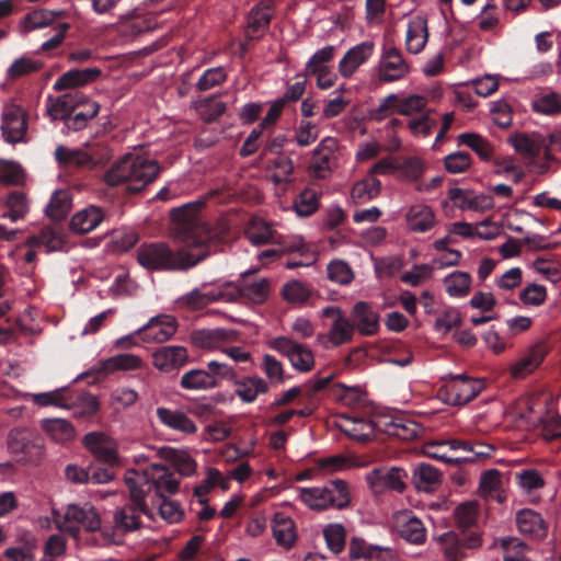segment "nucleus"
<instances>
[{
  "label": "nucleus",
  "mask_w": 561,
  "mask_h": 561,
  "mask_svg": "<svg viewBox=\"0 0 561 561\" xmlns=\"http://www.w3.org/2000/svg\"><path fill=\"white\" fill-rule=\"evenodd\" d=\"M173 237L182 243L173 252L164 243H150L137 250L138 263L147 270H187L216 251L220 236L201 221L195 205H184L171 211Z\"/></svg>",
  "instance_id": "nucleus-1"
},
{
  "label": "nucleus",
  "mask_w": 561,
  "mask_h": 561,
  "mask_svg": "<svg viewBox=\"0 0 561 561\" xmlns=\"http://www.w3.org/2000/svg\"><path fill=\"white\" fill-rule=\"evenodd\" d=\"M124 481L128 488L130 500L145 511V497L154 491L158 496L178 492L180 481L163 465L151 463L144 470L129 469L125 472Z\"/></svg>",
  "instance_id": "nucleus-2"
},
{
  "label": "nucleus",
  "mask_w": 561,
  "mask_h": 561,
  "mask_svg": "<svg viewBox=\"0 0 561 561\" xmlns=\"http://www.w3.org/2000/svg\"><path fill=\"white\" fill-rule=\"evenodd\" d=\"M298 497L310 510L324 511L328 508H344L351 497L346 483L334 480L323 486L299 488Z\"/></svg>",
  "instance_id": "nucleus-3"
},
{
  "label": "nucleus",
  "mask_w": 561,
  "mask_h": 561,
  "mask_svg": "<svg viewBox=\"0 0 561 561\" xmlns=\"http://www.w3.org/2000/svg\"><path fill=\"white\" fill-rule=\"evenodd\" d=\"M56 524L60 530L69 533L78 542L81 541V528L88 533H102L104 529L98 510L89 503L68 504L64 515L56 519Z\"/></svg>",
  "instance_id": "nucleus-4"
},
{
  "label": "nucleus",
  "mask_w": 561,
  "mask_h": 561,
  "mask_svg": "<svg viewBox=\"0 0 561 561\" xmlns=\"http://www.w3.org/2000/svg\"><path fill=\"white\" fill-rule=\"evenodd\" d=\"M133 504L125 505L115 510L113 515V529L104 528L102 530V542L100 545H119L123 535L140 528V515L145 514L151 517V514L145 505V511L131 500Z\"/></svg>",
  "instance_id": "nucleus-5"
},
{
  "label": "nucleus",
  "mask_w": 561,
  "mask_h": 561,
  "mask_svg": "<svg viewBox=\"0 0 561 561\" xmlns=\"http://www.w3.org/2000/svg\"><path fill=\"white\" fill-rule=\"evenodd\" d=\"M128 190L138 192L153 182L161 168L159 163L142 151H131L126 153Z\"/></svg>",
  "instance_id": "nucleus-6"
},
{
  "label": "nucleus",
  "mask_w": 561,
  "mask_h": 561,
  "mask_svg": "<svg viewBox=\"0 0 561 561\" xmlns=\"http://www.w3.org/2000/svg\"><path fill=\"white\" fill-rule=\"evenodd\" d=\"M268 347L287 357L295 370L307 373L314 366L312 351L288 336H276L267 342Z\"/></svg>",
  "instance_id": "nucleus-7"
},
{
  "label": "nucleus",
  "mask_w": 561,
  "mask_h": 561,
  "mask_svg": "<svg viewBox=\"0 0 561 561\" xmlns=\"http://www.w3.org/2000/svg\"><path fill=\"white\" fill-rule=\"evenodd\" d=\"M483 389L479 380L463 376H454L439 389V398L450 405H463Z\"/></svg>",
  "instance_id": "nucleus-8"
},
{
  "label": "nucleus",
  "mask_w": 561,
  "mask_h": 561,
  "mask_svg": "<svg viewBox=\"0 0 561 561\" xmlns=\"http://www.w3.org/2000/svg\"><path fill=\"white\" fill-rule=\"evenodd\" d=\"M82 445L99 461L110 466L119 465L118 443L110 434L102 431H93L85 434Z\"/></svg>",
  "instance_id": "nucleus-9"
},
{
  "label": "nucleus",
  "mask_w": 561,
  "mask_h": 561,
  "mask_svg": "<svg viewBox=\"0 0 561 561\" xmlns=\"http://www.w3.org/2000/svg\"><path fill=\"white\" fill-rule=\"evenodd\" d=\"M339 142L335 138L327 137L313 150L309 164V173L316 179H328L337 167Z\"/></svg>",
  "instance_id": "nucleus-10"
},
{
  "label": "nucleus",
  "mask_w": 561,
  "mask_h": 561,
  "mask_svg": "<svg viewBox=\"0 0 561 561\" xmlns=\"http://www.w3.org/2000/svg\"><path fill=\"white\" fill-rule=\"evenodd\" d=\"M236 340L232 331L216 329L202 333V346L209 350H217L227 355L234 363H247L251 360L250 352L240 346H226V343Z\"/></svg>",
  "instance_id": "nucleus-11"
},
{
  "label": "nucleus",
  "mask_w": 561,
  "mask_h": 561,
  "mask_svg": "<svg viewBox=\"0 0 561 561\" xmlns=\"http://www.w3.org/2000/svg\"><path fill=\"white\" fill-rule=\"evenodd\" d=\"M0 129L8 142L23 141L27 133L25 111L14 102H7L1 114Z\"/></svg>",
  "instance_id": "nucleus-12"
},
{
  "label": "nucleus",
  "mask_w": 561,
  "mask_h": 561,
  "mask_svg": "<svg viewBox=\"0 0 561 561\" xmlns=\"http://www.w3.org/2000/svg\"><path fill=\"white\" fill-rule=\"evenodd\" d=\"M407 477V472L398 467L378 468L367 473L366 481L374 493H382L386 490L403 492Z\"/></svg>",
  "instance_id": "nucleus-13"
},
{
  "label": "nucleus",
  "mask_w": 561,
  "mask_h": 561,
  "mask_svg": "<svg viewBox=\"0 0 561 561\" xmlns=\"http://www.w3.org/2000/svg\"><path fill=\"white\" fill-rule=\"evenodd\" d=\"M178 330L176 319L171 314H159L148 320L137 329L141 341L146 343H163L170 340Z\"/></svg>",
  "instance_id": "nucleus-14"
},
{
  "label": "nucleus",
  "mask_w": 561,
  "mask_h": 561,
  "mask_svg": "<svg viewBox=\"0 0 561 561\" xmlns=\"http://www.w3.org/2000/svg\"><path fill=\"white\" fill-rule=\"evenodd\" d=\"M547 353V346L542 342L530 345L511 364V376L515 379L529 376L541 365Z\"/></svg>",
  "instance_id": "nucleus-15"
},
{
  "label": "nucleus",
  "mask_w": 561,
  "mask_h": 561,
  "mask_svg": "<svg viewBox=\"0 0 561 561\" xmlns=\"http://www.w3.org/2000/svg\"><path fill=\"white\" fill-rule=\"evenodd\" d=\"M7 445L18 460H27L41 449L36 434L28 428H12L8 434Z\"/></svg>",
  "instance_id": "nucleus-16"
},
{
  "label": "nucleus",
  "mask_w": 561,
  "mask_h": 561,
  "mask_svg": "<svg viewBox=\"0 0 561 561\" xmlns=\"http://www.w3.org/2000/svg\"><path fill=\"white\" fill-rule=\"evenodd\" d=\"M116 27L122 36L135 37L145 32L154 30L157 22L152 14H147L138 9H134L119 15Z\"/></svg>",
  "instance_id": "nucleus-17"
},
{
  "label": "nucleus",
  "mask_w": 561,
  "mask_h": 561,
  "mask_svg": "<svg viewBox=\"0 0 561 561\" xmlns=\"http://www.w3.org/2000/svg\"><path fill=\"white\" fill-rule=\"evenodd\" d=\"M410 72V66L396 48L383 51L378 65V77L383 82L403 79Z\"/></svg>",
  "instance_id": "nucleus-18"
},
{
  "label": "nucleus",
  "mask_w": 561,
  "mask_h": 561,
  "mask_svg": "<svg viewBox=\"0 0 561 561\" xmlns=\"http://www.w3.org/2000/svg\"><path fill=\"white\" fill-rule=\"evenodd\" d=\"M394 527L407 541L421 545L426 540V528L422 520L409 511L397 512L393 515Z\"/></svg>",
  "instance_id": "nucleus-19"
},
{
  "label": "nucleus",
  "mask_w": 561,
  "mask_h": 561,
  "mask_svg": "<svg viewBox=\"0 0 561 561\" xmlns=\"http://www.w3.org/2000/svg\"><path fill=\"white\" fill-rule=\"evenodd\" d=\"M187 358V351L183 346H161L152 353V365L160 371L171 373L180 369Z\"/></svg>",
  "instance_id": "nucleus-20"
},
{
  "label": "nucleus",
  "mask_w": 561,
  "mask_h": 561,
  "mask_svg": "<svg viewBox=\"0 0 561 561\" xmlns=\"http://www.w3.org/2000/svg\"><path fill=\"white\" fill-rule=\"evenodd\" d=\"M373 53L374 44L371 42H363L350 48L339 62L341 76L351 78L373 56Z\"/></svg>",
  "instance_id": "nucleus-21"
},
{
  "label": "nucleus",
  "mask_w": 561,
  "mask_h": 561,
  "mask_svg": "<svg viewBox=\"0 0 561 561\" xmlns=\"http://www.w3.org/2000/svg\"><path fill=\"white\" fill-rule=\"evenodd\" d=\"M348 554L351 561H393V554L390 549L368 545L359 538L351 540Z\"/></svg>",
  "instance_id": "nucleus-22"
},
{
  "label": "nucleus",
  "mask_w": 561,
  "mask_h": 561,
  "mask_svg": "<svg viewBox=\"0 0 561 561\" xmlns=\"http://www.w3.org/2000/svg\"><path fill=\"white\" fill-rule=\"evenodd\" d=\"M405 222L408 228L413 232L423 233L435 226L436 216L428 205L419 203L408 208Z\"/></svg>",
  "instance_id": "nucleus-23"
},
{
  "label": "nucleus",
  "mask_w": 561,
  "mask_h": 561,
  "mask_svg": "<svg viewBox=\"0 0 561 561\" xmlns=\"http://www.w3.org/2000/svg\"><path fill=\"white\" fill-rule=\"evenodd\" d=\"M101 73V69L96 67L68 70L56 80L54 90L62 91L87 85L94 82Z\"/></svg>",
  "instance_id": "nucleus-24"
},
{
  "label": "nucleus",
  "mask_w": 561,
  "mask_h": 561,
  "mask_svg": "<svg viewBox=\"0 0 561 561\" xmlns=\"http://www.w3.org/2000/svg\"><path fill=\"white\" fill-rule=\"evenodd\" d=\"M144 366L145 363L140 356L124 353L100 360L98 371L110 375L116 371L138 370L144 368Z\"/></svg>",
  "instance_id": "nucleus-25"
},
{
  "label": "nucleus",
  "mask_w": 561,
  "mask_h": 561,
  "mask_svg": "<svg viewBox=\"0 0 561 561\" xmlns=\"http://www.w3.org/2000/svg\"><path fill=\"white\" fill-rule=\"evenodd\" d=\"M508 141L517 152L526 157H537L541 152L548 157V146L540 134L519 133L513 135Z\"/></svg>",
  "instance_id": "nucleus-26"
},
{
  "label": "nucleus",
  "mask_w": 561,
  "mask_h": 561,
  "mask_svg": "<svg viewBox=\"0 0 561 561\" xmlns=\"http://www.w3.org/2000/svg\"><path fill=\"white\" fill-rule=\"evenodd\" d=\"M354 325L363 335H374L379 330L378 313L365 301H357L352 311Z\"/></svg>",
  "instance_id": "nucleus-27"
},
{
  "label": "nucleus",
  "mask_w": 561,
  "mask_h": 561,
  "mask_svg": "<svg viewBox=\"0 0 561 561\" xmlns=\"http://www.w3.org/2000/svg\"><path fill=\"white\" fill-rule=\"evenodd\" d=\"M531 110L543 116H557L561 114V92L550 88L538 91L531 100Z\"/></svg>",
  "instance_id": "nucleus-28"
},
{
  "label": "nucleus",
  "mask_w": 561,
  "mask_h": 561,
  "mask_svg": "<svg viewBox=\"0 0 561 561\" xmlns=\"http://www.w3.org/2000/svg\"><path fill=\"white\" fill-rule=\"evenodd\" d=\"M81 101L82 95L79 92L66 93L56 99L49 98L46 111L53 121L60 119L66 122Z\"/></svg>",
  "instance_id": "nucleus-29"
},
{
  "label": "nucleus",
  "mask_w": 561,
  "mask_h": 561,
  "mask_svg": "<svg viewBox=\"0 0 561 561\" xmlns=\"http://www.w3.org/2000/svg\"><path fill=\"white\" fill-rule=\"evenodd\" d=\"M428 39L427 21L421 15L413 16L409 23L405 35L407 49L411 54L421 53Z\"/></svg>",
  "instance_id": "nucleus-30"
},
{
  "label": "nucleus",
  "mask_w": 561,
  "mask_h": 561,
  "mask_svg": "<svg viewBox=\"0 0 561 561\" xmlns=\"http://www.w3.org/2000/svg\"><path fill=\"white\" fill-rule=\"evenodd\" d=\"M518 530L529 538L542 539L547 535V526L542 517L533 510H522L516 515Z\"/></svg>",
  "instance_id": "nucleus-31"
},
{
  "label": "nucleus",
  "mask_w": 561,
  "mask_h": 561,
  "mask_svg": "<svg viewBox=\"0 0 561 561\" xmlns=\"http://www.w3.org/2000/svg\"><path fill=\"white\" fill-rule=\"evenodd\" d=\"M104 219V211L101 207L90 205L77 211L71 220L70 228L77 233H88L94 230Z\"/></svg>",
  "instance_id": "nucleus-32"
},
{
  "label": "nucleus",
  "mask_w": 561,
  "mask_h": 561,
  "mask_svg": "<svg viewBox=\"0 0 561 561\" xmlns=\"http://www.w3.org/2000/svg\"><path fill=\"white\" fill-rule=\"evenodd\" d=\"M160 456L183 477H191L196 472V461L184 449L164 447L160 449Z\"/></svg>",
  "instance_id": "nucleus-33"
},
{
  "label": "nucleus",
  "mask_w": 561,
  "mask_h": 561,
  "mask_svg": "<svg viewBox=\"0 0 561 561\" xmlns=\"http://www.w3.org/2000/svg\"><path fill=\"white\" fill-rule=\"evenodd\" d=\"M64 14L62 11L38 9L27 13L19 23V31L22 34L47 27Z\"/></svg>",
  "instance_id": "nucleus-34"
},
{
  "label": "nucleus",
  "mask_w": 561,
  "mask_h": 561,
  "mask_svg": "<svg viewBox=\"0 0 561 561\" xmlns=\"http://www.w3.org/2000/svg\"><path fill=\"white\" fill-rule=\"evenodd\" d=\"M380 192L381 182L368 173L367 176L354 182L350 195L355 204H364L379 196Z\"/></svg>",
  "instance_id": "nucleus-35"
},
{
  "label": "nucleus",
  "mask_w": 561,
  "mask_h": 561,
  "mask_svg": "<svg viewBox=\"0 0 561 561\" xmlns=\"http://www.w3.org/2000/svg\"><path fill=\"white\" fill-rule=\"evenodd\" d=\"M157 416L163 425L172 430L180 431L185 434H192L196 432V425L194 422L181 411H175L168 408H158Z\"/></svg>",
  "instance_id": "nucleus-36"
},
{
  "label": "nucleus",
  "mask_w": 561,
  "mask_h": 561,
  "mask_svg": "<svg viewBox=\"0 0 561 561\" xmlns=\"http://www.w3.org/2000/svg\"><path fill=\"white\" fill-rule=\"evenodd\" d=\"M28 247H43L47 252L60 251L65 241L61 231L53 226L44 227L38 236L30 237L26 242Z\"/></svg>",
  "instance_id": "nucleus-37"
},
{
  "label": "nucleus",
  "mask_w": 561,
  "mask_h": 561,
  "mask_svg": "<svg viewBox=\"0 0 561 561\" xmlns=\"http://www.w3.org/2000/svg\"><path fill=\"white\" fill-rule=\"evenodd\" d=\"M272 12L266 5L253 8L248 16L245 34L250 39L260 38L267 30Z\"/></svg>",
  "instance_id": "nucleus-38"
},
{
  "label": "nucleus",
  "mask_w": 561,
  "mask_h": 561,
  "mask_svg": "<svg viewBox=\"0 0 561 561\" xmlns=\"http://www.w3.org/2000/svg\"><path fill=\"white\" fill-rule=\"evenodd\" d=\"M236 394L247 403L253 402L259 394L268 391L267 382L259 376H249L242 380H236Z\"/></svg>",
  "instance_id": "nucleus-39"
},
{
  "label": "nucleus",
  "mask_w": 561,
  "mask_h": 561,
  "mask_svg": "<svg viewBox=\"0 0 561 561\" xmlns=\"http://www.w3.org/2000/svg\"><path fill=\"white\" fill-rule=\"evenodd\" d=\"M41 426L57 443L70 442L76 436L75 427L65 419H45L41 422Z\"/></svg>",
  "instance_id": "nucleus-40"
},
{
  "label": "nucleus",
  "mask_w": 561,
  "mask_h": 561,
  "mask_svg": "<svg viewBox=\"0 0 561 561\" xmlns=\"http://www.w3.org/2000/svg\"><path fill=\"white\" fill-rule=\"evenodd\" d=\"M440 481V472L431 465L420 463L413 471V482L420 491L432 492L439 485Z\"/></svg>",
  "instance_id": "nucleus-41"
},
{
  "label": "nucleus",
  "mask_w": 561,
  "mask_h": 561,
  "mask_svg": "<svg viewBox=\"0 0 561 561\" xmlns=\"http://www.w3.org/2000/svg\"><path fill=\"white\" fill-rule=\"evenodd\" d=\"M341 428L348 437L360 443L369 440L375 433L373 422L357 417H345Z\"/></svg>",
  "instance_id": "nucleus-42"
},
{
  "label": "nucleus",
  "mask_w": 561,
  "mask_h": 561,
  "mask_svg": "<svg viewBox=\"0 0 561 561\" xmlns=\"http://www.w3.org/2000/svg\"><path fill=\"white\" fill-rule=\"evenodd\" d=\"M273 535L278 545L291 547L296 539L293 519L283 513H276L273 520Z\"/></svg>",
  "instance_id": "nucleus-43"
},
{
  "label": "nucleus",
  "mask_w": 561,
  "mask_h": 561,
  "mask_svg": "<svg viewBox=\"0 0 561 561\" xmlns=\"http://www.w3.org/2000/svg\"><path fill=\"white\" fill-rule=\"evenodd\" d=\"M232 289L238 290L237 300L240 297H244L254 304H262L266 300L270 293V283L266 278H261L257 282L251 284H234L232 283Z\"/></svg>",
  "instance_id": "nucleus-44"
},
{
  "label": "nucleus",
  "mask_w": 561,
  "mask_h": 561,
  "mask_svg": "<svg viewBox=\"0 0 561 561\" xmlns=\"http://www.w3.org/2000/svg\"><path fill=\"white\" fill-rule=\"evenodd\" d=\"M547 400L539 396L522 398L516 405V414L535 425L541 421L540 411L546 405Z\"/></svg>",
  "instance_id": "nucleus-45"
},
{
  "label": "nucleus",
  "mask_w": 561,
  "mask_h": 561,
  "mask_svg": "<svg viewBox=\"0 0 561 561\" xmlns=\"http://www.w3.org/2000/svg\"><path fill=\"white\" fill-rule=\"evenodd\" d=\"M180 385L186 390H209L216 388V382L207 369H191L181 377Z\"/></svg>",
  "instance_id": "nucleus-46"
},
{
  "label": "nucleus",
  "mask_w": 561,
  "mask_h": 561,
  "mask_svg": "<svg viewBox=\"0 0 561 561\" xmlns=\"http://www.w3.org/2000/svg\"><path fill=\"white\" fill-rule=\"evenodd\" d=\"M55 158L60 164L81 168H90L91 160H93V157L87 154L84 146L79 149H70L59 146L55 150ZM96 158L94 157V160Z\"/></svg>",
  "instance_id": "nucleus-47"
},
{
  "label": "nucleus",
  "mask_w": 561,
  "mask_h": 561,
  "mask_svg": "<svg viewBox=\"0 0 561 561\" xmlns=\"http://www.w3.org/2000/svg\"><path fill=\"white\" fill-rule=\"evenodd\" d=\"M471 276L461 271H455L444 278L446 293L454 298L467 296L471 288Z\"/></svg>",
  "instance_id": "nucleus-48"
},
{
  "label": "nucleus",
  "mask_w": 561,
  "mask_h": 561,
  "mask_svg": "<svg viewBox=\"0 0 561 561\" xmlns=\"http://www.w3.org/2000/svg\"><path fill=\"white\" fill-rule=\"evenodd\" d=\"M8 213L3 217L12 221L23 219L30 211V201L21 191H13L5 198Z\"/></svg>",
  "instance_id": "nucleus-49"
},
{
  "label": "nucleus",
  "mask_w": 561,
  "mask_h": 561,
  "mask_svg": "<svg viewBox=\"0 0 561 561\" xmlns=\"http://www.w3.org/2000/svg\"><path fill=\"white\" fill-rule=\"evenodd\" d=\"M311 295V288L297 279L288 280L282 288L283 298L291 305L301 306L309 300Z\"/></svg>",
  "instance_id": "nucleus-50"
},
{
  "label": "nucleus",
  "mask_w": 561,
  "mask_h": 561,
  "mask_svg": "<svg viewBox=\"0 0 561 561\" xmlns=\"http://www.w3.org/2000/svg\"><path fill=\"white\" fill-rule=\"evenodd\" d=\"M424 169V162L420 158H398L396 176L401 181L414 182L423 175Z\"/></svg>",
  "instance_id": "nucleus-51"
},
{
  "label": "nucleus",
  "mask_w": 561,
  "mask_h": 561,
  "mask_svg": "<svg viewBox=\"0 0 561 561\" xmlns=\"http://www.w3.org/2000/svg\"><path fill=\"white\" fill-rule=\"evenodd\" d=\"M202 298L206 305L215 301L233 302L237 300L238 290L232 289V283L226 282L217 287L202 286Z\"/></svg>",
  "instance_id": "nucleus-52"
},
{
  "label": "nucleus",
  "mask_w": 561,
  "mask_h": 561,
  "mask_svg": "<svg viewBox=\"0 0 561 561\" xmlns=\"http://www.w3.org/2000/svg\"><path fill=\"white\" fill-rule=\"evenodd\" d=\"M354 324L344 316L335 317L329 331V341L337 346L351 341Z\"/></svg>",
  "instance_id": "nucleus-53"
},
{
  "label": "nucleus",
  "mask_w": 561,
  "mask_h": 561,
  "mask_svg": "<svg viewBox=\"0 0 561 561\" xmlns=\"http://www.w3.org/2000/svg\"><path fill=\"white\" fill-rule=\"evenodd\" d=\"M458 141L471 148L482 160L492 158L494 149L482 136L473 133H463L458 136Z\"/></svg>",
  "instance_id": "nucleus-54"
},
{
  "label": "nucleus",
  "mask_w": 561,
  "mask_h": 561,
  "mask_svg": "<svg viewBox=\"0 0 561 561\" xmlns=\"http://www.w3.org/2000/svg\"><path fill=\"white\" fill-rule=\"evenodd\" d=\"M434 110H426L420 117L409 121L408 128L411 134L417 138L428 137L437 126V119L434 117Z\"/></svg>",
  "instance_id": "nucleus-55"
},
{
  "label": "nucleus",
  "mask_w": 561,
  "mask_h": 561,
  "mask_svg": "<svg viewBox=\"0 0 561 561\" xmlns=\"http://www.w3.org/2000/svg\"><path fill=\"white\" fill-rule=\"evenodd\" d=\"M126 153L115 160L103 174V182L112 187L126 184L128 186Z\"/></svg>",
  "instance_id": "nucleus-56"
},
{
  "label": "nucleus",
  "mask_w": 561,
  "mask_h": 561,
  "mask_svg": "<svg viewBox=\"0 0 561 561\" xmlns=\"http://www.w3.org/2000/svg\"><path fill=\"white\" fill-rule=\"evenodd\" d=\"M335 54V47L332 45L318 49L308 60L306 65V73L314 75L317 72L330 69V62Z\"/></svg>",
  "instance_id": "nucleus-57"
},
{
  "label": "nucleus",
  "mask_w": 561,
  "mask_h": 561,
  "mask_svg": "<svg viewBox=\"0 0 561 561\" xmlns=\"http://www.w3.org/2000/svg\"><path fill=\"white\" fill-rule=\"evenodd\" d=\"M247 237L253 244H264L274 241V230L268 222L253 219L247 229Z\"/></svg>",
  "instance_id": "nucleus-58"
},
{
  "label": "nucleus",
  "mask_w": 561,
  "mask_h": 561,
  "mask_svg": "<svg viewBox=\"0 0 561 561\" xmlns=\"http://www.w3.org/2000/svg\"><path fill=\"white\" fill-rule=\"evenodd\" d=\"M70 205L69 193L62 190L56 191L51 195L49 204L46 206V214L55 220H60L68 214Z\"/></svg>",
  "instance_id": "nucleus-59"
},
{
  "label": "nucleus",
  "mask_w": 561,
  "mask_h": 561,
  "mask_svg": "<svg viewBox=\"0 0 561 561\" xmlns=\"http://www.w3.org/2000/svg\"><path fill=\"white\" fill-rule=\"evenodd\" d=\"M316 466L323 473H334L343 471L353 467L360 466L354 459L344 457L342 455H335L330 457H323L317 460Z\"/></svg>",
  "instance_id": "nucleus-60"
},
{
  "label": "nucleus",
  "mask_w": 561,
  "mask_h": 561,
  "mask_svg": "<svg viewBox=\"0 0 561 561\" xmlns=\"http://www.w3.org/2000/svg\"><path fill=\"white\" fill-rule=\"evenodd\" d=\"M328 278L339 285H347L354 278V272L347 262L333 260L327 267Z\"/></svg>",
  "instance_id": "nucleus-61"
},
{
  "label": "nucleus",
  "mask_w": 561,
  "mask_h": 561,
  "mask_svg": "<svg viewBox=\"0 0 561 561\" xmlns=\"http://www.w3.org/2000/svg\"><path fill=\"white\" fill-rule=\"evenodd\" d=\"M294 207L298 216H310L319 207V194L311 188L304 190L295 199Z\"/></svg>",
  "instance_id": "nucleus-62"
},
{
  "label": "nucleus",
  "mask_w": 561,
  "mask_h": 561,
  "mask_svg": "<svg viewBox=\"0 0 561 561\" xmlns=\"http://www.w3.org/2000/svg\"><path fill=\"white\" fill-rule=\"evenodd\" d=\"M323 537L333 553L341 552L345 547L346 533L341 524H329L323 528Z\"/></svg>",
  "instance_id": "nucleus-63"
},
{
  "label": "nucleus",
  "mask_w": 561,
  "mask_h": 561,
  "mask_svg": "<svg viewBox=\"0 0 561 561\" xmlns=\"http://www.w3.org/2000/svg\"><path fill=\"white\" fill-rule=\"evenodd\" d=\"M139 396L138 392L131 388L118 387L110 394V407L113 410L119 411L134 405Z\"/></svg>",
  "instance_id": "nucleus-64"
}]
</instances>
